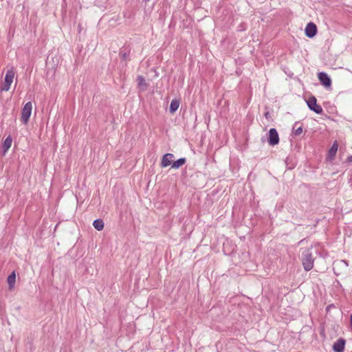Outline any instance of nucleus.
<instances>
[{"instance_id": "obj_1", "label": "nucleus", "mask_w": 352, "mask_h": 352, "mask_svg": "<svg viewBox=\"0 0 352 352\" xmlns=\"http://www.w3.org/2000/svg\"><path fill=\"white\" fill-rule=\"evenodd\" d=\"M301 260L303 267L306 271H309L313 268L314 258L310 249L305 248L302 250Z\"/></svg>"}, {"instance_id": "obj_2", "label": "nucleus", "mask_w": 352, "mask_h": 352, "mask_svg": "<svg viewBox=\"0 0 352 352\" xmlns=\"http://www.w3.org/2000/svg\"><path fill=\"white\" fill-rule=\"evenodd\" d=\"M14 77V72L12 69H8L6 72L4 82L1 85V90L8 91L10 88V85L13 82V79Z\"/></svg>"}, {"instance_id": "obj_3", "label": "nucleus", "mask_w": 352, "mask_h": 352, "mask_svg": "<svg viewBox=\"0 0 352 352\" xmlns=\"http://www.w3.org/2000/svg\"><path fill=\"white\" fill-rule=\"evenodd\" d=\"M32 104L31 102H28L25 103L24 107H23L21 110V122L26 124L29 122V119L30 118V116L32 114Z\"/></svg>"}, {"instance_id": "obj_4", "label": "nucleus", "mask_w": 352, "mask_h": 352, "mask_svg": "<svg viewBox=\"0 0 352 352\" xmlns=\"http://www.w3.org/2000/svg\"><path fill=\"white\" fill-rule=\"evenodd\" d=\"M309 108L316 112V113H321L322 112V108L320 105L317 104V100L314 96H311L307 101Z\"/></svg>"}, {"instance_id": "obj_5", "label": "nucleus", "mask_w": 352, "mask_h": 352, "mask_svg": "<svg viewBox=\"0 0 352 352\" xmlns=\"http://www.w3.org/2000/svg\"><path fill=\"white\" fill-rule=\"evenodd\" d=\"M333 271L336 275H339L341 273V270H345L347 269L348 263L346 261H336L333 263Z\"/></svg>"}, {"instance_id": "obj_6", "label": "nucleus", "mask_w": 352, "mask_h": 352, "mask_svg": "<svg viewBox=\"0 0 352 352\" xmlns=\"http://www.w3.org/2000/svg\"><path fill=\"white\" fill-rule=\"evenodd\" d=\"M279 142V136L277 131L275 129H270L269 131L268 143L274 146Z\"/></svg>"}, {"instance_id": "obj_7", "label": "nucleus", "mask_w": 352, "mask_h": 352, "mask_svg": "<svg viewBox=\"0 0 352 352\" xmlns=\"http://www.w3.org/2000/svg\"><path fill=\"white\" fill-rule=\"evenodd\" d=\"M317 33V27L314 23H309L305 28V34L309 38L314 37Z\"/></svg>"}, {"instance_id": "obj_8", "label": "nucleus", "mask_w": 352, "mask_h": 352, "mask_svg": "<svg viewBox=\"0 0 352 352\" xmlns=\"http://www.w3.org/2000/svg\"><path fill=\"white\" fill-rule=\"evenodd\" d=\"M318 78L322 85L329 87L331 85V80L329 76L324 72H320L318 74Z\"/></svg>"}, {"instance_id": "obj_9", "label": "nucleus", "mask_w": 352, "mask_h": 352, "mask_svg": "<svg viewBox=\"0 0 352 352\" xmlns=\"http://www.w3.org/2000/svg\"><path fill=\"white\" fill-rule=\"evenodd\" d=\"M175 158V156L172 153H166L163 155L162 162H161V166L162 167H167L169 165L172 164V162L173 159Z\"/></svg>"}, {"instance_id": "obj_10", "label": "nucleus", "mask_w": 352, "mask_h": 352, "mask_svg": "<svg viewBox=\"0 0 352 352\" xmlns=\"http://www.w3.org/2000/svg\"><path fill=\"white\" fill-rule=\"evenodd\" d=\"M345 342L342 339L338 340L334 343L333 349L336 352H342L344 350Z\"/></svg>"}, {"instance_id": "obj_11", "label": "nucleus", "mask_w": 352, "mask_h": 352, "mask_svg": "<svg viewBox=\"0 0 352 352\" xmlns=\"http://www.w3.org/2000/svg\"><path fill=\"white\" fill-rule=\"evenodd\" d=\"M12 142V139L10 136L6 138L3 144V155H5L8 150L10 148Z\"/></svg>"}, {"instance_id": "obj_12", "label": "nucleus", "mask_w": 352, "mask_h": 352, "mask_svg": "<svg viewBox=\"0 0 352 352\" xmlns=\"http://www.w3.org/2000/svg\"><path fill=\"white\" fill-rule=\"evenodd\" d=\"M137 82L139 87L142 91H145L148 87V84L146 82L145 79L141 76H139L137 78Z\"/></svg>"}, {"instance_id": "obj_13", "label": "nucleus", "mask_w": 352, "mask_h": 352, "mask_svg": "<svg viewBox=\"0 0 352 352\" xmlns=\"http://www.w3.org/2000/svg\"><path fill=\"white\" fill-rule=\"evenodd\" d=\"M338 142L335 141L333 142V145L331 146V148L329 151V158L333 159L335 157L336 152L338 151Z\"/></svg>"}, {"instance_id": "obj_14", "label": "nucleus", "mask_w": 352, "mask_h": 352, "mask_svg": "<svg viewBox=\"0 0 352 352\" xmlns=\"http://www.w3.org/2000/svg\"><path fill=\"white\" fill-rule=\"evenodd\" d=\"M179 102L177 100H173L170 105V112L174 113L179 108Z\"/></svg>"}, {"instance_id": "obj_15", "label": "nucleus", "mask_w": 352, "mask_h": 352, "mask_svg": "<svg viewBox=\"0 0 352 352\" xmlns=\"http://www.w3.org/2000/svg\"><path fill=\"white\" fill-rule=\"evenodd\" d=\"M93 226L95 229H96L98 231H100L104 228V222L102 219H98L94 221Z\"/></svg>"}, {"instance_id": "obj_16", "label": "nucleus", "mask_w": 352, "mask_h": 352, "mask_svg": "<svg viewBox=\"0 0 352 352\" xmlns=\"http://www.w3.org/2000/svg\"><path fill=\"white\" fill-rule=\"evenodd\" d=\"M15 280H16V274H15L14 272H13L11 274H10L8 276V280H7L9 287L10 289H12L14 287Z\"/></svg>"}, {"instance_id": "obj_17", "label": "nucleus", "mask_w": 352, "mask_h": 352, "mask_svg": "<svg viewBox=\"0 0 352 352\" xmlns=\"http://www.w3.org/2000/svg\"><path fill=\"white\" fill-rule=\"evenodd\" d=\"M186 163V158H180L172 164V168L177 169Z\"/></svg>"}, {"instance_id": "obj_18", "label": "nucleus", "mask_w": 352, "mask_h": 352, "mask_svg": "<svg viewBox=\"0 0 352 352\" xmlns=\"http://www.w3.org/2000/svg\"><path fill=\"white\" fill-rule=\"evenodd\" d=\"M302 133V128L301 126H299L298 128L296 129L294 131V134L296 135H300Z\"/></svg>"}, {"instance_id": "obj_19", "label": "nucleus", "mask_w": 352, "mask_h": 352, "mask_svg": "<svg viewBox=\"0 0 352 352\" xmlns=\"http://www.w3.org/2000/svg\"><path fill=\"white\" fill-rule=\"evenodd\" d=\"M120 56L122 59H125L126 58L127 54L126 52H120Z\"/></svg>"}, {"instance_id": "obj_20", "label": "nucleus", "mask_w": 352, "mask_h": 352, "mask_svg": "<svg viewBox=\"0 0 352 352\" xmlns=\"http://www.w3.org/2000/svg\"><path fill=\"white\" fill-rule=\"evenodd\" d=\"M349 161V162H352V155L350 156L349 158H348Z\"/></svg>"}, {"instance_id": "obj_21", "label": "nucleus", "mask_w": 352, "mask_h": 352, "mask_svg": "<svg viewBox=\"0 0 352 352\" xmlns=\"http://www.w3.org/2000/svg\"><path fill=\"white\" fill-rule=\"evenodd\" d=\"M268 115H269V112H267L265 116V117L267 118Z\"/></svg>"}, {"instance_id": "obj_22", "label": "nucleus", "mask_w": 352, "mask_h": 352, "mask_svg": "<svg viewBox=\"0 0 352 352\" xmlns=\"http://www.w3.org/2000/svg\"><path fill=\"white\" fill-rule=\"evenodd\" d=\"M144 1H148L149 0H144Z\"/></svg>"}]
</instances>
